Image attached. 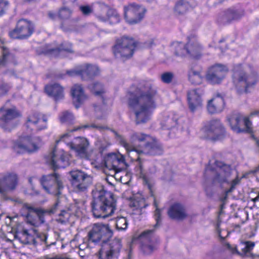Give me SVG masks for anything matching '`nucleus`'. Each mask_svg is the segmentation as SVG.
I'll return each instance as SVG.
<instances>
[{
    "label": "nucleus",
    "instance_id": "36",
    "mask_svg": "<svg viewBox=\"0 0 259 259\" xmlns=\"http://www.w3.org/2000/svg\"><path fill=\"white\" fill-rule=\"evenodd\" d=\"M98 18L103 22L108 21L111 24L118 23L120 21V17L117 12L112 9H108L106 12V16H98Z\"/></svg>",
    "mask_w": 259,
    "mask_h": 259
},
{
    "label": "nucleus",
    "instance_id": "63",
    "mask_svg": "<svg viewBox=\"0 0 259 259\" xmlns=\"http://www.w3.org/2000/svg\"><path fill=\"white\" fill-rule=\"evenodd\" d=\"M109 145H110L109 144H107V146H105V147H104V146H101L100 147V150H101V152H103V151L106 149V148L107 146H109Z\"/></svg>",
    "mask_w": 259,
    "mask_h": 259
},
{
    "label": "nucleus",
    "instance_id": "26",
    "mask_svg": "<svg viewBox=\"0 0 259 259\" xmlns=\"http://www.w3.org/2000/svg\"><path fill=\"white\" fill-rule=\"evenodd\" d=\"M17 176L15 174H8L0 180V193L13 190L17 184Z\"/></svg>",
    "mask_w": 259,
    "mask_h": 259
},
{
    "label": "nucleus",
    "instance_id": "34",
    "mask_svg": "<svg viewBox=\"0 0 259 259\" xmlns=\"http://www.w3.org/2000/svg\"><path fill=\"white\" fill-rule=\"evenodd\" d=\"M187 54L194 58H197L201 55L202 47L196 39L193 37L189 38V41L187 44Z\"/></svg>",
    "mask_w": 259,
    "mask_h": 259
},
{
    "label": "nucleus",
    "instance_id": "51",
    "mask_svg": "<svg viewBox=\"0 0 259 259\" xmlns=\"http://www.w3.org/2000/svg\"><path fill=\"white\" fill-rule=\"evenodd\" d=\"M79 9L82 14L85 16L90 15L93 12V7L89 5L80 6H79Z\"/></svg>",
    "mask_w": 259,
    "mask_h": 259
},
{
    "label": "nucleus",
    "instance_id": "32",
    "mask_svg": "<svg viewBox=\"0 0 259 259\" xmlns=\"http://www.w3.org/2000/svg\"><path fill=\"white\" fill-rule=\"evenodd\" d=\"M195 6V0H180L176 5L175 13L178 15H184L190 8H193Z\"/></svg>",
    "mask_w": 259,
    "mask_h": 259
},
{
    "label": "nucleus",
    "instance_id": "52",
    "mask_svg": "<svg viewBox=\"0 0 259 259\" xmlns=\"http://www.w3.org/2000/svg\"><path fill=\"white\" fill-rule=\"evenodd\" d=\"M125 177H127L128 179V180L127 181H126L124 178V177L123 176H120L119 174V170L115 172V178L116 179L119 180L121 183L123 184H128L130 180V175H127V174H125Z\"/></svg>",
    "mask_w": 259,
    "mask_h": 259
},
{
    "label": "nucleus",
    "instance_id": "19",
    "mask_svg": "<svg viewBox=\"0 0 259 259\" xmlns=\"http://www.w3.org/2000/svg\"><path fill=\"white\" fill-rule=\"evenodd\" d=\"M67 145L74 150L77 155L81 158H88V149L89 141L84 138H77L74 142L67 143Z\"/></svg>",
    "mask_w": 259,
    "mask_h": 259
},
{
    "label": "nucleus",
    "instance_id": "59",
    "mask_svg": "<svg viewBox=\"0 0 259 259\" xmlns=\"http://www.w3.org/2000/svg\"><path fill=\"white\" fill-rule=\"evenodd\" d=\"M217 231H218V233L219 236V237H220L221 238H222V239H224V238L226 237V236H223V235L222 234L221 232V230H220V228H219V224H218V225H217Z\"/></svg>",
    "mask_w": 259,
    "mask_h": 259
},
{
    "label": "nucleus",
    "instance_id": "5",
    "mask_svg": "<svg viewBox=\"0 0 259 259\" xmlns=\"http://www.w3.org/2000/svg\"><path fill=\"white\" fill-rule=\"evenodd\" d=\"M159 202H157L154 198L153 205L155 208L154 212V217L156 223L152 229L146 230L140 234L135 235L133 238V242L139 241L141 248L145 254H150L157 248V244L152 242V237L155 231L159 228L161 224V210L159 208Z\"/></svg>",
    "mask_w": 259,
    "mask_h": 259
},
{
    "label": "nucleus",
    "instance_id": "20",
    "mask_svg": "<svg viewBox=\"0 0 259 259\" xmlns=\"http://www.w3.org/2000/svg\"><path fill=\"white\" fill-rule=\"evenodd\" d=\"M188 127V121L185 117H175L172 120V125L169 126L166 123L164 129L165 134L168 135L170 138L175 137V132H182Z\"/></svg>",
    "mask_w": 259,
    "mask_h": 259
},
{
    "label": "nucleus",
    "instance_id": "35",
    "mask_svg": "<svg viewBox=\"0 0 259 259\" xmlns=\"http://www.w3.org/2000/svg\"><path fill=\"white\" fill-rule=\"evenodd\" d=\"M84 180H79L76 185H74L73 190L76 193H85L87 191L89 187L92 184L93 178L91 175H88L83 178Z\"/></svg>",
    "mask_w": 259,
    "mask_h": 259
},
{
    "label": "nucleus",
    "instance_id": "13",
    "mask_svg": "<svg viewBox=\"0 0 259 259\" xmlns=\"http://www.w3.org/2000/svg\"><path fill=\"white\" fill-rule=\"evenodd\" d=\"M100 72L99 67L92 64H87L79 66L67 71L69 76H80L82 79L88 80L97 76Z\"/></svg>",
    "mask_w": 259,
    "mask_h": 259
},
{
    "label": "nucleus",
    "instance_id": "15",
    "mask_svg": "<svg viewBox=\"0 0 259 259\" xmlns=\"http://www.w3.org/2000/svg\"><path fill=\"white\" fill-rule=\"evenodd\" d=\"M15 237L18 239L22 243L25 244H33L36 245L38 244V240L41 243H44L47 246H50L51 243L48 244L47 242V236L45 233H38L36 234V238H35L26 229H23L21 231H18L15 235Z\"/></svg>",
    "mask_w": 259,
    "mask_h": 259
},
{
    "label": "nucleus",
    "instance_id": "27",
    "mask_svg": "<svg viewBox=\"0 0 259 259\" xmlns=\"http://www.w3.org/2000/svg\"><path fill=\"white\" fill-rule=\"evenodd\" d=\"M71 93L72 102L76 108H79L80 105L88 99L83 88L80 85H74L71 89Z\"/></svg>",
    "mask_w": 259,
    "mask_h": 259
},
{
    "label": "nucleus",
    "instance_id": "10",
    "mask_svg": "<svg viewBox=\"0 0 259 259\" xmlns=\"http://www.w3.org/2000/svg\"><path fill=\"white\" fill-rule=\"evenodd\" d=\"M201 131L205 138L213 141L223 139L225 134L222 123L218 119H213L206 122Z\"/></svg>",
    "mask_w": 259,
    "mask_h": 259
},
{
    "label": "nucleus",
    "instance_id": "23",
    "mask_svg": "<svg viewBox=\"0 0 259 259\" xmlns=\"http://www.w3.org/2000/svg\"><path fill=\"white\" fill-rule=\"evenodd\" d=\"M167 214L170 219L179 221H183L188 217L186 207L179 202L174 203L170 206Z\"/></svg>",
    "mask_w": 259,
    "mask_h": 259
},
{
    "label": "nucleus",
    "instance_id": "62",
    "mask_svg": "<svg viewBox=\"0 0 259 259\" xmlns=\"http://www.w3.org/2000/svg\"><path fill=\"white\" fill-rule=\"evenodd\" d=\"M251 200L254 202H255L259 200V192L258 193L257 196L255 197L251 198Z\"/></svg>",
    "mask_w": 259,
    "mask_h": 259
},
{
    "label": "nucleus",
    "instance_id": "30",
    "mask_svg": "<svg viewBox=\"0 0 259 259\" xmlns=\"http://www.w3.org/2000/svg\"><path fill=\"white\" fill-rule=\"evenodd\" d=\"M224 107V99L220 95H218L208 102L207 110L210 114L218 113L223 110Z\"/></svg>",
    "mask_w": 259,
    "mask_h": 259
},
{
    "label": "nucleus",
    "instance_id": "42",
    "mask_svg": "<svg viewBox=\"0 0 259 259\" xmlns=\"http://www.w3.org/2000/svg\"><path fill=\"white\" fill-rule=\"evenodd\" d=\"M175 54L177 56L182 57L187 54V45L185 46L182 42H175L172 44Z\"/></svg>",
    "mask_w": 259,
    "mask_h": 259
},
{
    "label": "nucleus",
    "instance_id": "6",
    "mask_svg": "<svg viewBox=\"0 0 259 259\" xmlns=\"http://www.w3.org/2000/svg\"><path fill=\"white\" fill-rule=\"evenodd\" d=\"M233 79L234 83L241 90L247 92L248 88L254 86L258 81L256 69L253 66L237 65L233 70Z\"/></svg>",
    "mask_w": 259,
    "mask_h": 259
},
{
    "label": "nucleus",
    "instance_id": "61",
    "mask_svg": "<svg viewBox=\"0 0 259 259\" xmlns=\"http://www.w3.org/2000/svg\"><path fill=\"white\" fill-rule=\"evenodd\" d=\"M259 115V111H254L250 113V117H252L254 115Z\"/></svg>",
    "mask_w": 259,
    "mask_h": 259
},
{
    "label": "nucleus",
    "instance_id": "33",
    "mask_svg": "<svg viewBox=\"0 0 259 259\" xmlns=\"http://www.w3.org/2000/svg\"><path fill=\"white\" fill-rule=\"evenodd\" d=\"M19 116L15 107L8 108L3 107L0 109V119L8 123Z\"/></svg>",
    "mask_w": 259,
    "mask_h": 259
},
{
    "label": "nucleus",
    "instance_id": "57",
    "mask_svg": "<svg viewBox=\"0 0 259 259\" xmlns=\"http://www.w3.org/2000/svg\"><path fill=\"white\" fill-rule=\"evenodd\" d=\"M244 123L246 127V130H245L246 132H247L248 133L251 132V123L247 118H245L244 119Z\"/></svg>",
    "mask_w": 259,
    "mask_h": 259
},
{
    "label": "nucleus",
    "instance_id": "3",
    "mask_svg": "<svg viewBox=\"0 0 259 259\" xmlns=\"http://www.w3.org/2000/svg\"><path fill=\"white\" fill-rule=\"evenodd\" d=\"M92 212L97 218H106L113 214L116 209V200L114 194L102 187L92 191Z\"/></svg>",
    "mask_w": 259,
    "mask_h": 259
},
{
    "label": "nucleus",
    "instance_id": "38",
    "mask_svg": "<svg viewBox=\"0 0 259 259\" xmlns=\"http://www.w3.org/2000/svg\"><path fill=\"white\" fill-rule=\"evenodd\" d=\"M138 164L136 167V171L137 174L139 175L141 178H142L143 184L147 186L149 190L151 191L152 185L151 184L149 180L145 177L144 174V170L143 167V165L141 161H140V158L138 157L137 159Z\"/></svg>",
    "mask_w": 259,
    "mask_h": 259
},
{
    "label": "nucleus",
    "instance_id": "64",
    "mask_svg": "<svg viewBox=\"0 0 259 259\" xmlns=\"http://www.w3.org/2000/svg\"><path fill=\"white\" fill-rule=\"evenodd\" d=\"M23 2L26 3H33L37 1L38 0H23Z\"/></svg>",
    "mask_w": 259,
    "mask_h": 259
},
{
    "label": "nucleus",
    "instance_id": "47",
    "mask_svg": "<svg viewBox=\"0 0 259 259\" xmlns=\"http://www.w3.org/2000/svg\"><path fill=\"white\" fill-rule=\"evenodd\" d=\"M242 244L245 245L244 247L242 249V252L240 255L244 256L248 252L252 250L254 247L255 243L250 241H246L242 242Z\"/></svg>",
    "mask_w": 259,
    "mask_h": 259
},
{
    "label": "nucleus",
    "instance_id": "12",
    "mask_svg": "<svg viewBox=\"0 0 259 259\" xmlns=\"http://www.w3.org/2000/svg\"><path fill=\"white\" fill-rule=\"evenodd\" d=\"M34 30V25L30 21L22 19L17 22L16 27L9 32V35L14 39H25L30 36Z\"/></svg>",
    "mask_w": 259,
    "mask_h": 259
},
{
    "label": "nucleus",
    "instance_id": "1",
    "mask_svg": "<svg viewBox=\"0 0 259 259\" xmlns=\"http://www.w3.org/2000/svg\"><path fill=\"white\" fill-rule=\"evenodd\" d=\"M155 94L151 84L144 81L132 86L127 92V105L135 115L136 124L144 123L149 119L150 111L155 107Z\"/></svg>",
    "mask_w": 259,
    "mask_h": 259
},
{
    "label": "nucleus",
    "instance_id": "31",
    "mask_svg": "<svg viewBox=\"0 0 259 259\" xmlns=\"http://www.w3.org/2000/svg\"><path fill=\"white\" fill-rule=\"evenodd\" d=\"M45 91L49 96L52 97L56 101L60 100L64 97L63 88L58 83L47 85Z\"/></svg>",
    "mask_w": 259,
    "mask_h": 259
},
{
    "label": "nucleus",
    "instance_id": "18",
    "mask_svg": "<svg viewBox=\"0 0 259 259\" xmlns=\"http://www.w3.org/2000/svg\"><path fill=\"white\" fill-rule=\"evenodd\" d=\"M47 122V119L45 115L34 112L27 117L26 126L30 131L41 130L46 128Z\"/></svg>",
    "mask_w": 259,
    "mask_h": 259
},
{
    "label": "nucleus",
    "instance_id": "56",
    "mask_svg": "<svg viewBox=\"0 0 259 259\" xmlns=\"http://www.w3.org/2000/svg\"><path fill=\"white\" fill-rule=\"evenodd\" d=\"M38 259H71L70 258L67 257H62L59 255H56L53 257H51L49 255H46L44 256H42Z\"/></svg>",
    "mask_w": 259,
    "mask_h": 259
},
{
    "label": "nucleus",
    "instance_id": "9",
    "mask_svg": "<svg viewBox=\"0 0 259 259\" xmlns=\"http://www.w3.org/2000/svg\"><path fill=\"white\" fill-rule=\"evenodd\" d=\"M43 189L46 192L56 196H60L64 186L61 177L57 173L44 175L39 179Z\"/></svg>",
    "mask_w": 259,
    "mask_h": 259
},
{
    "label": "nucleus",
    "instance_id": "21",
    "mask_svg": "<svg viewBox=\"0 0 259 259\" xmlns=\"http://www.w3.org/2000/svg\"><path fill=\"white\" fill-rule=\"evenodd\" d=\"M202 92L200 90H190L187 93V101L189 109L194 112L202 105Z\"/></svg>",
    "mask_w": 259,
    "mask_h": 259
},
{
    "label": "nucleus",
    "instance_id": "22",
    "mask_svg": "<svg viewBox=\"0 0 259 259\" xmlns=\"http://www.w3.org/2000/svg\"><path fill=\"white\" fill-rule=\"evenodd\" d=\"M104 164L107 168L113 169L116 172L120 169V164L123 166L125 165V158L120 154L109 153L104 158Z\"/></svg>",
    "mask_w": 259,
    "mask_h": 259
},
{
    "label": "nucleus",
    "instance_id": "14",
    "mask_svg": "<svg viewBox=\"0 0 259 259\" xmlns=\"http://www.w3.org/2000/svg\"><path fill=\"white\" fill-rule=\"evenodd\" d=\"M40 143V139L38 137L31 139L30 136H22L14 145V148L18 153L33 152L38 149Z\"/></svg>",
    "mask_w": 259,
    "mask_h": 259
},
{
    "label": "nucleus",
    "instance_id": "17",
    "mask_svg": "<svg viewBox=\"0 0 259 259\" xmlns=\"http://www.w3.org/2000/svg\"><path fill=\"white\" fill-rule=\"evenodd\" d=\"M46 161L54 170L68 165V158L63 152H58L56 147L46 157Z\"/></svg>",
    "mask_w": 259,
    "mask_h": 259
},
{
    "label": "nucleus",
    "instance_id": "25",
    "mask_svg": "<svg viewBox=\"0 0 259 259\" xmlns=\"http://www.w3.org/2000/svg\"><path fill=\"white\" fill-rule=\"evenodd\" d=\"M71 14L72 11L65 7L62 8L59 11L58 16L61 19L63 20L61 27L65 31L71 30V27L74 25V23L77 21V19H70Z\"/></svg>",
    "mask_w": 259,
    "mask_h": 259
},
{
    "label": "nucleus",
    "instance_id": "46",
    "mask_svg": "<svg viewBox=\"0 0 259 259\" xmlns=\"http://www.w3.org/2000/svg\"><path fill=\"white\" fill-rule=\"evenodd\" d=\"M116 227L118 230H125L127 227V221L124 217H117L116 219Z\"/></svg>",
    "mask_w": 259,
    "mask_h": 259
},
{
    "label": "nucleus",
    "instance_id": "45",
    "mask_svg": "<svg viewBox=\"0 0 259 259\" xmlns=\"http://www.w3.org/2000/svg\"><path fill=\"white\" fill-rule=\"evenodd\" d=\"M74 117L72 113L65 111L60 114V120L62 123H70L74 120Z\"/></svg>",
    "mask_w": 259,
    "mask_h": 259
},
{
    "label": "nucleus",
    "instance_id": "11",
    "mask_svg": "<svg viewBox=\"0 0 259 259\" xmlns=\"http://www.w3.org/2000/svg\"><path fill=\"white\" fill-rule=\"evenodd\" d=\"M124 19L130 24H135L140 22L144 18L147 11L142 6L131 3L124 6Z\"/></svg>",
    "mask_w": 259,
    "mask_h": 259
},
{
    "label": "nucleus",
    "instance_id": "50",
    "mask_svg": "<svg viewBox=\"0 0 259 259\" xmlns=\"http://www.w3.org/2000/svg\"><path fill=\"white\" fill-rule=\"evenodd\" d=\"M174 73L171 72H165L163 73V82L166 83H171L174 79Z\"/></svg>",
    "mask_w": 259,
    "mask_h": 259
},
{
    "label": "nucleus",
    "instance_id": "55",
    "mask_svg": "<svg viewBox=\"0 0 259 259\" xmlns=\"http://www.w3.org/2000/svg\"><path fill=\"white\" fill-rule=\"evenodd\" d=\"M134 205L137 208H143L146 206V204L145 200L143 199H141L139 201L135 200L134 202Z\"/></svg>",
    "mask_w": 259,
    "mask_h": 259
},
{
    "label": "nucleus",
    "instance_id": "4",
    "mask_svg": "<svg viewBox=\"0 0 259 259\" xmlns=\"http://www.w3.org/2000/svg\"><path fill=\"white\" fill-rule=\"evenodd\" d=\"M120 144L126 149L127 152L135 151L139 155L144 154L149 155H156L160 151L159 145L157 143L155 138L151 137L149 135L141 132H135L131 136L133 141H137L140 142H145L143 147L139 148L133 147L127 143L124 138L117 132L113 131Z\"/></svg>",
    "mask_w": 259,
    "mask_h": 259
},
{
    "label": "nucleus",
    "instance_id": "37",
    "mask_svg": "<svg viewBox=\"0 0 259 259\" xmlns=\"http://www.w3.org/2000/svg\"><path fill=\"white\" fill-rule=\"evenodd\" d=\"M242 119L243 116L240 114H235L228 119L231 127L234 132L239 133L244 131L239 126V122Z\"/></svg>",
    "mask_w": 259,
    "mask_h": 259
},
{
    "label": "nucleus",
    "instance_id": "40",
    "mask_svg": "<svg viewBox=\"0 0 259 259\" xmlns=\"http://www.w3.org/2000/svg\"><path fill=\"white\" fill-rule=\"evenodd\" d=\"M90 89L95 96L101 98L102 102L104 103V98L103 94L105 93V90L103 84L99 82H95L92 84L90 85Z\"/></svg>",
    "mask_w": 259,
    "mask_h": 259
},
{
    "label": "nucleus",
    "instance_id": "8",
    "mask_svg": "<svg viewBox=\"0 0 259 259\" xmlns=\"http://www.w3.org/2000/svg\"><path fill=\"white\" fill-rule=\"evenodd\" d=\"M136 47V41L133 37L123 36L116 40L112 51L115 58L124 61L132 57Z\"/></svg>",
    "mask_w": 259,
    "mask_h": 259
},
{
    "label": "nucleus",
    "instance_id": "29",
    "mask_svg": "<svg viewBox=\"0 0 259 259\" xmlns=\"http://www.w3.org/2000/svg\"><path fill=\"white\" fill-rule=\"evenodd\" d=\"M23 208L28 210V212L25 215L26 221L28 224L33 226H36L37 225V222L35 221V220L34 219V216L32 214L33 212L35 213V214L39 217L42 223L44 222L43 217L42 216L43 214V209L34 208L28 204H24Z\"/></svg>",
    "mask_w": 259,
    "mask_h": 259
},
{
    "label": "nucleus",
    "instance_id": "44",
    "mask_svg": "<svg viewBox=\"0 0 259 259\" xmlns=\"http://www.w3.org/2000/svg\"><path fill=\"white\" fill-rule=\"evenodd\" d=\"M71 212L69 210H61V212L59 214L56 221L62 224L67 223L70 217Z\"/></svg>",
    "mask_w": 259,
    "mask_h": 259
},
{
    "label": "nucleus",
    "instance_id": "28",
    "mask_svg": "<svg viewBox=\"0 0 259 259\" xmlns=\"http://www.w3.org/2000/svg\"><path fill=\"white\" fill-rule=\"evenodd\" d=\"M244 15V10L236 8H231L225 11L221 17V21L224 23H230L240 19Z\"/></svg>",
    "mask_w": 259,
    "mask_h": 259
},
{
    "label": "nucleus",
    "instance_id": "43",
    "mask_svg": "<svg viewBox=\"0 0 259 259\" xmlns=\"http://www.w3.org/2000/svg\"><path fill=\"white\" fill-rule=\"evenodd\" d=\"M15 63L14 56L9 53L7 50H4L3 57L0 58V68L4 66L7 63Z\"/></svg>",
    "mask_w": 259,
    "mask_h": 259
},
{
    "label": "nucleus",
    "instance_id": "39",
    "mask_svg": "<svg viewBox=\"0 0 259 259\" xmlns=\"http://www.w3.org/2000/svg\"><path fill=\"white\" fill-rule=\"evenodd\" d=\"M69 173L71 178V181L72 187L76 185L79 180H83V178H85V177L89 175L85 172L78 169L71 170Z\"/></svg>",
    "mask_w": 259,
    "mask_h": 259
},
{
    "label": "nucleus",
    "instance_id": "7",
    "mask_svg": "<svg viewBox=\"0 0 259 259\" xmlns=\"http://www.w3.org/2000/svg\"><path fill=\"white\" fill-rule=\"evenodd\" d=\"M207 172L210 171L212 175V182L213 184L229 183L231 182L230 188L226 190L227 194L232 192L235 186L239 184V180L235 178L231 180L232 169L229 165L221 161H215L214 164L206 168Z\"/></svg>",
    "mask_w": 259,
    "mask_h": 259
},
{
    "label": "nucleus",
    "instance_id": "41",
    "mask_svg": "<svg viewBox=\"0 0 259 259\" xmlns=\"http://www.w3.org/2000/svg\"><path fill=\"white\" fill-rule=\"evenodd\" d=\"M189 81L194 84L198 85L202 82L203 76L199 71L191 69L188 73Z\"/></svg>",
    "mask_w": 259,
    "mask_h": 259
},
{
    "label": "nucleus",
    "instance_id": "53",
    "mask_svg": "<svg viewBox=\"0 0 259 259\" xmlns=\"http://www.w3.org/2000/svg\"><path fill=\"white\" fill-rule=\"evenodd\" d=\"M11 87L10 85L5 82L0 83V93L2 95L6 94L10 90Z\"/></svg>",
    "mask_w": 259,
    "mask_h": 259
},
{
    "label": "nucleus",
    "instance_id": "2",
    "mask_svg": "<svg viewBox=\"0 0 259 259\" xmlns=\"http://www.w3.org/2000/svg\"><path fill=\"white\" fill-rule=\"evenodd\" d=\"M112 235L108 226L100 223L94 224L88 232L89 242L101 243L98 252L100 259H117L122 247L121 240L115 238L110 240Z\"/></svg>",
    "mask_w": 259,
    "mask_h": 259
},
{
    "label": "nucleus",
    "instance_id": "54",
    "mask_svg": "<svg viewBox=\"0 0 259 259\" xmlns=\"http://www.w3.org/2000/svg\"><path fill=\"white\" fill-rule=\"evenodd\" d=\"M9 3L6 0H0V17L5 13L8 7Z\"/></svg>",
    "mask_w": 259,
    "mask_h": 259
},
{
    "label": "nucleus",
    "instance_id": "49",
    "mask_svg": "<svg viewBox=\"0 0 259 259\" xmlns=\"http://www.w3.org/2000/svg\"><path fill=\"white\" fill-rule=\"evenodd\" d=\"M61 208L60 205V201L59 199L57 200V201L50 208L43 210V214L45 213H47L48 214L51 215L54 214L56 212V211Z\"/></svg>",
    "mask_w": 259,
    "mask_h": 259
},
{
    "label": "nucleus",
    "instance_id": "48",
    "mask_svg": "<svg viewBox=\"0 0 259 259\" xmlns=\"http://www.w3.org/2000/svg\"><path fill=\"white\" fill-rule=\"evenodd\" d=\"M96 128L100 131H102L103 130L107 129L108 127L104 125H97L96 124L93 123L91 124H85L82 126H78L76 128H74L73 130H71V132L76 131L79 130H81L82 128Z\"/></svg>",
    "mask_w": 259,
    "mask_h": 259
},
{
    "label": "nucleus",
    "instance_id": "60",
    "mask_svg": "<svg viewBox=\"0 0 259 259\" xmlns=\"http://www.w3.org/2000/svg\"><path fill=\"white\" fill-rule=\"evenodd\" d=\"M48 16H49V18L52 20H54L56 17L55 14L52 12H49L48 13Z\"/></svg>",
    "mask_w": 259,
    "mask_h": 259
},
{
    "label": "nucleus",
    "instance_id": "16",
    "mask_svg": "<svg viewBox=\"0 0 259 259\" xmlns=\"http://www.w3.org/2000/svg\"><path fill=\"white\" fill-rule=\"evenodd\" d=\"M227 68L221 64H217L210 67L205 75L206 81L210 84L220 83L228 72Z\"/></svg>",
    "mask_w": 259,
    "mask_h": 259
},
{
    "label": "nucleus",
    "instance_id": "58",
    "mask_svg": "<svg viewBox=\"0 0 259 259\" xmlns=\"http://www.w3.org/2000/svg\"><path fill=\"white\" fill-rule=\"evenodd\" d=\"M69 137V134L68 133L64 134L62 135L60 140L56 141V144H58L59 142H66L65 139Z\"/></svg>",
    "mask_w": 259,
    "mask_h": 259
},
{
    "label": "nucleus",
    "instance_id": "24",
    "mask_svg": "<svg viewBox=\"0 0 259 259\" xmlns=\"http://www.w3.org/2000/svg\"><path fill=\"white\" fill-rule=\"evenodd\" d=\"M45 47L44 53L53 57L64 56L66 53H74L70 44H62L58 48H54L51 45H47Z\"/></svg>",
    "mask_w": 259,
    "mask_h": 259
}]
</instances>
